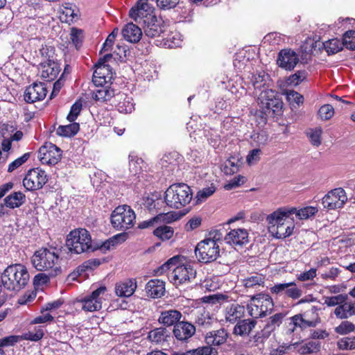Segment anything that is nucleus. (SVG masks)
<instances>
[{"mask_svg":"<svg viewBox=\"0 0 355 355\" xmlns=\"http://www.w3.org/2000/svg\"><path fill=\"white\" fill-rule=\"evenodd\" d=\"M285 94L286 99L292 105L296 104L297 106H299L304 102L303 96L294 90L287 89L285 92Z\"/></svg>","mask_w":355,"mask_h":355,"instance_id":"50","label":"nucleus"},{"mask_svg":"<svg viewBox=\"0 0 355 355\" xmlns=\"http://www.w3.org/2000/svg\"><path fill=\"white\" fill-rule=\"evenodd\" d=\"M123 38L131 43L138 42L142 36L141 28L133 23H128L122 30Z\"/></svg>","mask_w":355,"mask_h":355,"instance_id":"30","label":"nucleus"},{"mask_svg":"<svg viewBox=\"0 0 355 355\" xmlns=\"http://www.w3.org/2000/svg\"><path fill=\"white\" fill-rule=\"evenodd\" d=\"M137 288L135 279H128L116 284L115 293L119 297H130Z\"/></svg>","mask_w":355,"mask_h":355,"instance_id":"31","label":"nucleus"},{"mask_svg":"<svg viewBox=\"0 0 355 355\" xmlns=\"http://www.w3.org/2000/svg\"><path fill=\"white\" fill-rule=\"evenodd\" d=\"M116 90L110 86L101 85L93 91L92 98L101 102H107L116 98Z\"/></svg>","mask_w":355,"mask_h":355,"instance_id":"29","label":"nucleus"},{"mask_svg":"<svg viewBox=\"0 0 355 355\" xmlns=\"http://www.w3.org/2000/svg\"><path fill=\"white\" fill-rule=\"evenodd\" d=\"M40 8V0H28L25 7L27 17L28 18H32L35 16L36 11Z\"/></svg>","mask_w":355,"mask_h":355,"instance_id":"52","label":"nucleus"},{"mask_svg":"<svg viewBox=\"0 0 355 355\" xmlns=\"http://www.w3.org/2000/svg\"><path fill=\"white\" fill-rule=\"evenodd\" d=\"M82 33L83 31L80 29H77L76 28H71L70 39L71 40L73 44L76 46V49L80 46L82 44Z\"/></svg>","mask_w":355,"mask_h":355,"instance_id":"63","label":"nucleus"},{"mask_svg":"<svg viewBox=\"0 0 355 355\" xmlns=\"http://www.w3.org/2000/svg\"><path fill=\"white\" fill-rule=\"evenodd\" d=\"M245 313V306L237 303L227 305L224 310L225 320L231 324L236 323L241 320L244 317Z\"/></svg>","mask_w":355,"mask_h":355,"instance_id":"22","label":"nucleus"},{"mask_svg":"<svg viewBox=\"0 0 355 355\" xmlns=\"http://www.w3.org/2000/svg\"><path fill=\"white\" fill-rule=\"evenodd\" d=\"M196 272L193 268L189 265H180L175 266L173 271L169 275L168 277L171 282L175 286L180 285L190 282L191 279L196 277Z\"/></svg>","mask_w":355,"mask_h":355,"instance_id":"11","label":"nucleus"},{"mask_svg":"<svg viewBox=\"0 0 355 355\" xmlns=\"http://www.w3.org/2000/svg\"><path fill=\"white\" fill-rule=\"evenodd\" d=\"M59 261V256L53 248H42L37 250L31 257L33 266L38 271H45L55 268Z\"/></svg>","mask_w":355,"mask_h":355,"instance_id":"6","label":"nucleus"},{"mask_svg":"<svg viewBox=\"0 0 355 355\" xmlns=\"http://www.w3.org/2000/svg\"><path fill=\"white\" fill-rule=\"evenodd\" d=\"M296 211V208H279L267 216L266 220L270 225V228L274 229L276 226L286 225L289 223L287 220L289 216Z\"/></svg>","mask_w":355,"mask_h":355,"instance_id":"16","label":"nucleus"},{"mask_svg":"<svg viewBox=\"0 0 355 355\" xmlns=\"http://www.w3.org/2000/svg\"><path fill=\"white\" fill-rule=\"evenodd\" d=\"M39 158L42 164L55 165L62 158V150L52 143H45L39 149Z\"/></svg>","mask_w":355,"mask_h":355,"instance_id":"12","label":"nucleus"},{"mask_svg":"<svg viewBox=\"0 0 355 355\" xmlns=\"http://www.w3.org/2000/svg\"><path fill=\"white\" fill-rule=\"evenodd\" d=\"M355 324L348 320L343 321L335 328V332L340 335H346L354 331Z\"/></svg>","mask_w":355,"mask_h":355,"instance_id":"51","label":"nucleus"},{"mask_svg":"<svg viewBox=\"0 0 355 355\" xmlns=\"http://www.w3.org/2000/svg\"><path fill=\"white\" fill-rule=\"evenodd\" d=\"M193 193L189 186L184 183L171 185L165 191L164 200L166 205L173 209H181L189 205Z\"/></svg>","mask_w":355,"mask_h":355,"instance_id":"2","label":"nucleus"},{"mask_svg":"<svg viewBox=\"0 0 355 355\" xmlns=\"http://www.w3.org/2000/svg\"><path fill=\"white\" fill-rule=\"evenodd\" d=\"M0 135L3 138H10L16 141L22 138V132L16 131V128L10 124H2L0 125Z\"/></svg>","mask_w":355,"mask_h":355,"instance_id":"34","label":"nucleus"},{"mask_svg":"<svg viewBox=\"0 0 355 355\" xmlns=\"http://www.w3.org/2000/svg\"><path fill=\"white\" fill-rule=\"evenodd\" d=\"M21 279L22 266L20 264L9 266L1 275L3 286L10 291H19L21 288Z\"/></svg>","mask_w":355,"mask_h":355,"instance_id":"9","label":"nucleus"},{"mask_svg":"<svg viewBox=\"0 0 355 355\" xmlns=\"http://www.w3.org/2000/svg\"><path fill=\"white\" fill-rule=\"evenodd\" d=\"M40 51L44 60L40 64L41 77L46 81H52L60 71L58 64L54 61V49L52 46H45Z\"/></svg>","mask_w":355,"mask_h":355,"instance_id":"5","label":"nucleus"},{"mask_svg":"<svg viewBox=\"0 0 355 355\" xmlns=\"http://www.w3.org/2000/svg\"><path fill=\"white\" fill-rule=\"evenodd\" d=\"M324 48L329 55L335 54L343 49V42L337 38L329 40L323 43Z\"/></svg>","mask_w":355,"mask_h":355,"instance_id":"43","label":"nucleus"},{"mask_svg":"<svg viewBox=\"0 0 355 355\" xmlns=\"http://www.w3.org/2000/svg\"><path fill=\"white\" fill-rule=\"evenodd\" d=\"M128 238V234L125 232L118 234L106 241H105L99 248L96 247V249L99 248L102 251L110 250L111 247H114L119 243L124 242Z\"/></svg>","mask_w":355,"mask_h":355,"instance_id":"36","label":"nucleus"},{"mask_svg":"<svg viewBox=\"0 0 355 355\" xmlns=\"http://www.w3.org/2000/svg\"><path fill=\"white\" fill-rule=\"evenodd\" d=\"M167 333L168 331L164 327L156 328L149 332L148 338L152 342L161 343L165 340Z\"/></svg>","mask_w":355,"mask_h":355,"instance_id":"45","label":"nucleus"},{"mask_svg":"<svg viewBox=\"0 0 355 355\" xmlns=\"http://www.w3.org/2000/svg\"><path fill=\"white\" fill-rule=\"evenodd\" d=\"M320 350V343L316 341H309L302 345L298 352L301 354L316 353Z\"/></svg>","mask_w":355,"mask_h":355,"instance_id":"46","label":"nucleus"},{"mask_svg":"<svg viewBox=\"0 0 355 355\" xmlns=\"http://www.w3.org/2000/svg\"><path fill=\"white\" fill-rule=\"evenodd\" d=\"M271 334L264 329L257 331L253 336L250 337L249 342L252 346L259 347L263 345L266 340L270 337Z\"/></svg>","mask_w":355,"mask_h":355,"instance_id":"44","label":"nucleus"},{"mask_svg":"<svg viewBox=\"0 0 355 355\" xmlns=\"http://www.w3.org/2000/svg\"><path fill=\"white\" fill-rule=\"evenodd\" d=\"M343 44L345 48L355 50V31H348L343 35Z\"/></svg>","mask_w":355,"mask_h":355,"instance_id":"55","label":"nucleus"},{"mask_svg":"<svg viewBox=\"0 0 355 355\" xmlns=\"http://www.w3.org/2000/svg\"><path fill=\"white\" fill-rule=\"evenodd\" d=\"M22 340V336L11 335L0 339V348L12 347Z\"/></svg>","mask_w":355,"mask_h":355,"instance_id":"54","label":"nucleus"},{"mask_svg":"<svg viewBox=\"0 0 355 355\" xmlns=\"http://www.w3.org/2000/svg\"><path fill=\"white\" fill-rule=\"evenodd\" d=\"M227 298H228V297L225 295L214 294V295H211L209 296H205L202 298V300H203V302L205 303L214 304H216V303L223 302L227 300Z\"/></svg>","mask_w":355,"mask_h":355,"instance_id":"61","label":"nucleus"},{"mask_svg":"<svg viewBox=\"0 0 355 355\" xmlns=\"http://www.w3.org/2000/svg\"><path fill=\"white\" fill-rule=\"evenodd\" d=\"M241 164L240 159L236 157H231L227 159L222 168L226 175H232L237 173Z\"/></svg>","mask_w":355,"mask_h":355,"instance_id":"40","label":"nucleus"},{"mask_svg":"<svg viewBox=\"0 0 355 355\" xmlns=\"http://www.w3.org/2000/svg\"><path fill=\"white\" fill-rule=\"evenodd\" d=\"M285 314L283 313H277L275 315L270 316L267 322L263 329L268 331L270 334L273 332L277 327H279L282 323L283 319L285 317Z\"/></svg>","mask_w":355,"mask_h":355,"instance_id":"37","label":"nucleus"},{"mask_svg":"<svg viewBox=\"0 0 355 355\" xmlns=\"http://www.w3.org/2000/svg\"><path fill=\"white\" fill-rule=\"evenodd\" d=\"M182 316L181 312L176 309L166 310L161 312L158 321L165 327L175 326L180 321Z\"/></svg>","mask_w":355,"mask_h":355,"instance_id":"27","label":"nucleus"},{"mask_svg":"<svg viewBox=\"0 0 355 355\" xmlns=\"http://www.w3.org/2000/svg\"><path fill=\"white\" fill-rule=\"evenodd\" d=\"M47 181L44 171L38 168L30 169L24 178V187L28 191L37 190Z\"/></svg>","mask_w":355,"mask_h":355,"instance_id":"13","label":"nucleus"},{"mask_svg":"<svg viewBox=\"0 0 355 355\" xmlns=\"http://www.w3.org/2000/svg\"><path fill=\"white\" fill-rule=\"evenodd\" d=\"M93 73L92 81L96 86L110 82L112 78V71L109 64L104 63L96 64Z\"/></svg>","mask_w":355,"mask_h":355,"instance_id":"20","label":"nucleus"},{"mask_svg":"<svg viewBox=\"0 0 355 355\" xmlns=\"http://www.w3.org/2000/svg\"><path fill=\"white\" fill-rule=\"evenodd\" d=\"M334 313L337 318L341 320H346L355 315V302L346 300L336 306Z\"/></svg>","mask_w":355,"mask_h":355,"instance_id":"28","label":"nucleus"},{"mask_svg":"<svg viewBox=\"0 0 355 355\" xmlns=\"http://www.w3.org/2000/svg\"><path fill=\"white\" fill-rule=\"evenodd\" d=\"M153 10V8L148 3V0H139L137 4L130 10L129 15L137 21V18L146 17Z\"/></svg>","mask_w":355,"mask_h":355,"instance_id":"25","label":"nucleus"},{"mask_svg":"<svg viewBox=\"0 0 355 355\" xmlns=\"http://www.w3.org/2000/svg\"><path fill=\"white\" fill-rule=\"evenodd\" d=\"M265 282V278L261 275L251 276L243 280L245 288H254L256 286H263Z\"/></svg>","mask_w":355,"mask_h":355,"instance_id":"49","label":"nucleus"},{"mask_svg":"<svg viewBox=\"0 0 355 355\" xmlns=\"http://www.w3.org/2000/svg\"><path fill=\"white\" fill-rule=\"evenodd\" d=\"M173 229L167 225L159 226L153 231V234L163 241L169 240L173 236Z\"/></svg>","mask_w":355,"mask_h":355,"instance_id":"42","label":"nucleus"},{"mask_svg":"<svg viewBox=\"0 0 355 355\" xmlns=\"http://www.w3.org/2000/svg\"><path fill=\"white\" fill-rule=\"evenodd\" d=\"M308 73L305 70H299L289 76L286 80L288 86L296 87L306 80Z\"/></svg>","mask_w":355,"mask_h":355,"instance_id":"41","label":"nucleus"},{"mask_svg":"<svg viewBox=\"0 0 355 355\" xmlns=\"http://www.w3.org/2000/svg\"><path fill=\"white\" fill-rule=\"evenodd\" d=\"M257 324L256 318L241 319L237 322L233 329V334L242 338L250 336Z\"/></svg>","mask_w":355,"mask_h":355,"instance_id":"23","label":"nucleus"},{"mask_svg":"<svg viewBox=\"0 0 355 355\" xmlns=\"http://www.w3.org/2000/svg\"><path fill=\"white\" fill-rule=\"evenodd\" d=\"M44 336V331L41 327L35 328L33 331L24 334V340H29L32 341H38Z\"/></svg>","mask_w":355,"mask_h":355,"instance_id":"59","label":"nucleus"},{"mask_svg":"<svg viewBox=\"0 0 355 355\" xmlns=\"http://www.w3.org/2000/svg\"><path fill=\"white\" fill-rule=\"evenodd\" d=\"M347 201L345 191L341 188H336L329 191L322 199V204L324 209L333 210L343 207Z\"/></svg>","mask_w":355,"mask_h":355,"instance_id":"10","label":"nucleus"},{"mask_svg":"<svg viewBox=\"0 0 355 355\" xmlns=\"http://www.w3.org/2000/svg\"><path fill=\"white\" fill-rule=\"evenodd\" d=\"M317 311L318 309L315 306H312L310 310L304 313V316L306 318L309 317V313L315 314L316 316L315 319L311 320L303 318L302 329H305L306 327H314L320 322V320L317 314Z\"/></svg>","mask_w":355,"mask_h":355,"instance_id":"48","label":"nucleus"},{"mask_svg":"<svg viewBox=\"0 0 355 355\" xmlns=\"http://www.w3.org/2000/svg\"><path fill=\"white\" fill-rule=\"evenodd\" d=\"M318 212V208L313 206L304 207L294 212L300 219H307Z\"/></svg>","mask_w":355,"mask_h":355,"instance_id":"56","label":"nucleus"},{"mask_svg":"<svg viewBox=\"0 0 355 355\" xmlns=\"http://www.w3.org/2000/svg\"><path fill=\"white\" fill-rule=\"evenodd\" d=\"M173 332L176 339L184 341L194 335L196 327L189 322L180 321L174 326Z\"/></svg>","mask_w":355,"mask_h":355,"instance_id":"21","label":"nucleus"},{"mask_svg":"<svg viewBox=\"0 0 355 355\" xmlns=\"http://www.w3.org/2000/svg\"><path fill=\"white\" fill-rule=\"evenodd\" d=\"M270 291L272 294L284 295L293 300H297L302 295V289L298 288L294 282L276 284L270 288Z\"/></svg>","mask_w":355,"mask_h":355,"instance_id":"14","label":"nucleus"},{"mask_svg":"<svg viewBox=\"0 0 355 355\" xmlns=\"http://www.w3.org/2000/svg\"><path fill=\"white\" fill-rule=\"evenodd\" d=\"M273 309L272 298L269 295L264 293L253 295L247 305L249 315L256 319L264 318L272 313Z\"/></svg>","mask_w":355,"mask_h":355,"instance_id":"4","label":"nucleus"},{"mask_svg":"<svg viewBox=\"0 0 355 355\" xmlns=\"http://www.w3.org/2000/svg\"><path fill=\"white\" fill-rule=\"evenodd\" d=\"M251 138L259 147L266 146L268 141V135L264 130L253 134Z\"/></svg>","mask_w":355,"mask_h":355,"instance_id":"58","label":"nucleus"},{"mask_svg":"<svg viewBox=\"0 0 355 355\" xmlns=\"http://www.w3.org/2000/svg\"><path fill=\"white\" fill-rule=\"evenodd\" d=\"M46 93L47 90L44 84L34 83L26 88L24 92V100L28 103H33L43 100Z\"/></svg>","mask_w":355,"mask_h":355,"instance_id":"19","label":"nucleus"},{"mask_svg":"<svg viewBox=\"0 0 355 355\" xmlns=\"http://www.w3.org/2000/svg\"><path fill=\"white\" fill-rule=\"evenodd\" d=\"M66 246L71 253L81 254L96 250L93 246L91 235L85 229H76L69 232L66 239Z\"/></svg>","mask_w":355,"mask_h":355,"instance_id":"3","label":"nucleus"},{"mask_svg":"<svg viewBox=\"0 0 355 355\" xmlns=\"http://www.w3.org/2000/svg\"><path fill=\"white\" fill-rule=\"evenodd\" d=\"M347 300L348 295L347 294H339L335 296L324 297V304H326L327 306H338Z\"/></svg>","mask_w":355,"mask_h":355,"instance_id":"47","label":"nucleus"},{"mask_svg":"<svg viewBox=\"0 0 355 355\" xmlns=\"http://www.w3.org/2000/svg\"><path fill=\"white\" fill-rule=\"evenodd\" d=\"M4 205L10 209L19 207L22 205V193L15 191L3 199Z\"/></svg>","mask_w":355,"mask_h":355,"instance_id":"39","label":"nucleus"},{"mask_svg":"<svg viewBox=\"0 0 355 355\" xmlns=\"http://www.w3.org/2000/svg\"><path fill=\"white\" fill-rule=\"evenodd\" d=\"M136 219L135 211L128 205L119 206L112 212V225L117 230H126L134 226Z\"/></svg>","mask_w":355,"mask_h":355,"instance_id":"7","label":"nucleus"},{"mask_svg":"<svg viewBox=\"0 0 355 355\" xmlns=\"http://www.w3.org/2000/svg\"><path fill=\"white\" fill-rule=\"evenodd\" d=\"M80 130V125L78 123L71 122L66 125H60L57 130V135L62 137H70L74 136Z\"/></svg>","mask_w":355,"mask_h":355,"instance_id":"38","label":"nucleus"},{"mask_svg":"<svg viewBox=\"0 0 355 355\" xmlns=\"http://www.w3.org/2000/svg\"><path fill=\"white\" fill-rule=\"evenodd\" d=\"M223 234L220 230L209 233V237L198 243L195 254L198 259L203 263H210L217 259L220 255V245Z\"/></svg>","mask_w":355,"mask_h":355,"instance_id":"1","label":"nucleus"},{"mask_svg":"<svg viewBox=\"0 0 355 355\" xmlns=\"http://www.w3.org/2000/svg\"><path fill=\"white\" fill-rule=\"evenodd\" d=\"M300 61L299 55L291 49H282L277 55V64L286 71H292Z\"/></svg>","mask_w":355,"mask_h":355,"instance_id":"15","label":"nucleus"},{"mask_svg":"<svg viewBox=\"0 0 355 355\" xmlns=\"http://www.w3.org/2000/svg\"><path fill=\"white\" fill-rule=\"evenodd\" d=\"M178 261V257H173L169 259L166 263L159 266L157 270L156 273L157 275H162L165 272L166 270H169L171 266H175Z\"/></svg>","mask_w":355,"mask_h":355,"instance_id":"64","label":"nucleus"},{"mask_svg":"<svg viewBox=\"0 0 355 355\" xmlns=\"http://www.w3.org/2000/svg\"><path fill=\"white\" fill-rule=\"evenodd\" d=\"M227 336V331L223 329H220L208 333L205 337V340L209 345H220L225 343Z\"/></svg>","mask_w":355,"mask_h":355,"instance_id":"33","label":"nucleus"},{"mask_svg":"<svg viewBox=\"0 0 355 355\" xmlns=\"http://www.w3.org/2000/svg\"><path fill=\"white\" fill-rule=\"evenodd\" d=\"M144 33L149 37L159 36L165 31V27L162 20H158L155 16H150V21H144Z\"/></svg>","mask_w":355,"mask_h":355,"instance_id":"24","label":"nucleus"},{"mask_svg":"<svg viewBox=\"0 0 355 355\" xmlns=\"http://www.w3.org/2000/svg\"><path fill=\"white\" fill-rule=\"evenodd\" d=\"M224 240L226 243L238 250L248 243V233L245 229H234L225 235Z\"/></svg>","mask_w":355,"mask_h":355,"instance_id":"18","label":"nucleus"},{"mask_svg":"<svg viewBox=\"0 0 355 355\" xmlns=\"http://www.w3.org/2000/svg\"><path fill=\"white\" fill-rule=\"evenodd\" d=\"M114 101L117 102V107L120 112L130 113L135 109L132 98L124 93L117 92Z\"/></svg>","mask_w":355,"mask_h":355,"instance_id":"32","label":"nucleus"},{"mask_svg":"<svg viewBox=\"0 0 355 355\" xmlns=\"http://www.w3.org/2000/svg\"><path fill=\"white\" fill-rule=\"evenodd\" d=\"M318 114L323 120L330 119L334 114V109L331 105L326 104L320 107Z\"/></svg>","mask_w":355,"mask_h":355,"instance_id":"60","label":"nucleus"},{"mask_svg":"<svg viewBox=\"0 0 355 355\" xmlns=\"http://www.w3.org/2000/svg\"><path fill=\"white\" fill-rule=\"evenodd\" d=\"M171 355H218V352L210 346H205L185 352H173Z\"/></svg>","mask_w":355,"mask_h":355,"instance_id":"35","label":"nucleus"},{"mask_svg":"<svg viewBox=\"0 0 355 355\" xmlns=\"http://www.w3.org/2000/svg\"><path fill=\"white\" fill-rule=\"evenodd\" d=\"M145 290L148 297H161L165 293V282L158 279H150L146 284Z\"/></svg>","mask_w":355,"mask_h":355,"instance_id":"26","label":"nucleus"},{"mask_svg":"<svg viewBox=\"0 0 355 355\" xmlns=\"http://www.w3.org/2000/svg\"><path fill=\"white\" fill-rule=\"evenodd\" d=\"M106 291L105 286H100L94 291L90 295L85 297L83 301V309L87 311H96L102 307V299L101 295Z\"/></svg>","mask_w":355,"mask_h":355,"instance_id":"17","label":"nucleus"},{"mask_svg":"<svg viewBox=\"0 0 355 355\" xmlns=\"http://www.w3.org/2000/svg\"><path fill=\"white\" fill-rule=\"evenodd\" d=\"M321 128L311 130V131L309 133L310 141L313 146H319L321 144Z\"/></svg>","mask_w":355,"mask_h":355,"instance_id":"62","label":"nucleus"},{"mask_svg":"<svg viewBox=\"0 0 355 355\" xmlns=\"http://www.w3.org/2000/svg\"><path fill=\"white\" fill-rule=\"evenodd\" d=\"M337 346L341 350L355 349V337L341 338L337 342Z\"/></svg>","mask_w":355,"mask_h":355,"instance_id":"53","label":"nucleus"},{"mask_svg":"<svg viewBox=\"0 0 355 355\" xmlns=\"http://www.w3.org/2000/svg\"><path fill=\"white\" fill-rule=\"evenodd\" d=\"M260 108L266 115L279 114L283 107V102L275 96V91L264 90L258 98Z\"/></svg>","mask_w":355,"mask_h":355,"instance_id":"8","label":"nucleus"},{"mask_svg":"<svg viewBox=\"0 0 355 355\" xmlns=\"http://www.w3.org/2000/svg\"><path fill=\"white\" fill-rule=\"evenodd\" d=\"M82 103L80 101H76L71 107L69 113L68 114L67 119L69 122H73L80 114L82 110Z\"/></svg>","mask_w":355,"mask_h":355,"instance_id":"57","label":"nucleus"}]
</instances>
